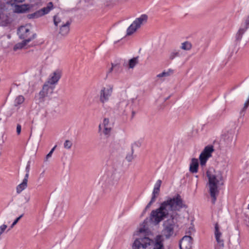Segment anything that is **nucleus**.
<instances>
[{
  "instance_id": "nucleus-1",
  "label": "nucleus",
  "mask_w": 249,
  "mask_h": 249,
  "mask_svg": "<svg viewBox=\"0 0 249 249\" xmlns=\"http://www.w3.org/2000/svg\"><path fill=\"white\" fill-rule=\"evenodd\" d=\"M186 208L187 205L180 195L177 194L172 197H168L160 203L159 208L153 210L151 213L150 219L157 225L170 214V218L165 221L163 224V229L162 231L163 235L166 239H168L174 233L176 223L175 220L178 215L177 212Z\"/></svg>"
},
{
  "instance_id": "nucleus-2",
  "label": "nucleus",
  "mask_w": 249,
  "mask_h": 249,
  "mask_svg": "<svg viewBox=\"0 0 249 249\" xmlns=\"http://www.w3.org/2000/svg\"><path fill=\"white\" fill-rule=\"evenodd\" d=\"M164 239L161 235L152 240L147 237L136 239L132 244V249H164Z\"/></svg>"
},
{
  "instance_id": "nucleus-3",
  "label": "nucleus",
  "mask_w": 249,
  "mask_h": 249,
  "mask_svg": "<svg viewBox=\"0 0 249 249\" xmlns=\"http://www.w3.org/2000/svg\"><path fill=\"white\" fill-rule=\"evenodd\" d=\"M206 174L209 180L208 186L209 193L212 198V202L213 204H214L216 196L219 194L218 186L222 179V177L221 174H213L210 170H208Z\"/></svg>"
},
{
  "instance_id": "nucleus-4",
  "label": "nucleus",
  "mask_w": 249,
  "mask_h": 249,
  "mask_svg": "<svg viewBox=\"0 0 249 249\" xmlns=\"http://www.w3.org/2000/svg\"><path fill=\"white\" fill-rule=\"evenodd\" d=\"M30 30L27 28L25 26H20L18 30V35L20 39H23L21 44H18L20 48L26 45L32 40L34 39L36 35L33 34L32 36H29Z\"/></svg>"
},
{
  "instance_id": "nucleus-5",
  "label": "nucleus",
  "mask_w": 249,
  "mask_h": 249,
  "mask_svg": "<svg viewBox=\"0 0 249 249\" xmlns=\"http://www.w3.org/2000/svg\"><path fill=\"white\" fill-rule=\"evenodd\" d=\"M148 16L145 14L142 15L139 18H136L126 30V35L131 36L143 24L147 22Z\"/></svg>"
},
{
  "instance_id": "nucleus-6",
  "label": "nucleus",
  "mask_w": 249,
  "mask_h": 249,
  "mask_svg": "<svg viewBox=\"0 0 249 249\" xmlns=\"http://www.w3.org/2000/svg\"><path fill=\"white\" fill-rule=\"evenodd\" d=\"M98 133H99L100 139L106 140L107 142L109 137V120L107 118H104L102 124H100L98 126Z\"/></svg>"
},
{
  "instance_id": "nucleus-7",
  "label": "nucleus",
  "mask_w": 249,
  "mask_h": 249,
  "mask_svg": "<svg viewBox=\"0 0 249 249\" xmlns=\"http://www.w3.org/2000/svg\"><path fill=\"white\" fill-rule=\"evenodd\" d=\"M214 151L213 146L212 145L206 146L199 155L200 165L203 166L207 160L212 156V153Z\"/></svg>"
},
{
  "instance_id": "nucleus-8",
  "label": "nucleus",
  "mask_w": 249,
  "mask_h": 249,
  "mask_svg": "<svg viewBox=\"0 0 249 249\" xmlns=\"http://www.w3.org/2000/svg\"><path fill=\"white\" fill-rule=\"evenodd\" d=\"M53 9V2H50L48 3L46 7H44L39 10H37L33 13L28 14L27 15V17L29 19L36 18L45 14H48Z\"/></svg>"
},
{
  "instance_id": "nucleus-9",
  "label": "nucleus",
  "mask_w": 249,
  "mask_h": 249,
  "mask_svg": "<svg viewBox=\"0 0 249 249\" xmlns=\"http://www.w3.org/2000/svg\"><path fill=\"white\" fill-rule=\"evenodd\" d=\"M249 28V18L247 17L245 22L243 23L240 28L238 32L236 35V40L238 41H240L243 35Z\"/></svg>"
},
{
  "instance_id": "nucleus-10",
  "label": "nucleus",
  "mask_w": 249,
  "mask_h": 249,
  "mask_svg": "<svg viewBox=\"0 0 249 249\" xmlns=\"http://www.w3.org/2000/svg\"><path fill=\"white\" fill-rule=\"evenodd\" d=\"M109 99V89L107 88H103L100 91V101L102 104L103 107L107 102Z\"/></svg>"
},
{
  "instance_id": "nucleus-11",
  "label": "nucleus",
  "mask_w": 249,
  "mask_h": 249,
  "mask_svg": "<svg viewBox=\"0 0 249 249\" xmlns=\"http://www.w3.org/2000/svg\"><path fill=\"white\" fill-rule=\"evenodd\" d=\"M214 235L218 244L220 246L223 247L224 245V241L221 238L222 233L219 231V226L217 223H215L214 226Z\"/></svg>"
},
{
  "instance_id": "nucleus-12",
  "label": "nucleus",
  "mask_w": 249,
  "mask_h": 249,
  "mask_svg": "<svg viewBox=\"0 0 249 249\" xmlns=\"http://www.w3.org/2000/svg\"><path fill=\"white\" fill-rule=\"evenodd\" d=\"M234 138V132L232 130L227 132L223 135V139L227 145H230L232 142Z\"/></svg>"
},
{
  "instance_id": "nucleus-13",
  "label": "nucleus",
  "mask_w": 249,
  "mask_h": 249,
  "mask_svg": "<svg viewBox=\"0 0 249 249\" xmlns=\"http://www.w3.org/2000/svg\"><path fill=\"white\" fill-rule=\"evenodd\" d=\"M71 22L69 20L67 21L66 23L63 22L60 25L59 33L62 36H66L70 31V25Z\"/></svg>"
},
{
  "instance_id": "nucleus-14",
  "label": "nucleus",
  "mask_w": 249,
  "mask_h": 249,
  "mask_svg": "<svg viewBox=\"0 0 249 249\" xmlns=\"http://www.w3.org/2000/svg\"><path fill=\"white\" fill-rule=\"evenodd\" d=\"M198 161L197 159L193 158L190 165L189 171L192 173H196L198 172Z\"/></svg>"
},
{
  "instance_id": "nucleus-15",
  "label": "nucleus",
  "mask_w": 249,
  "mask_h": 249,
  "mask_svg": "<svg viewBox=\"0 0 249 249\" xmlns=\"http://www.w3.org/2000/svg\"><path fill=\"white\" fill-rule=\"evenodd\" d=\"M60 73L58 71H54L50 78L49 79L48 83L50 84H54L56 83L60 78Z\"/></svg>"
},
{
  "instance_id": "nucleus-16",
  "label": "nucleus",
  "mask_w": 249,
  "mask_h": 249,
  "mask_svg": "<svg viewBox=\"0 0 249 249\" xmlns=\"http://www.w3.org/2000/svg\"><path fill=\"white\" fill-rule=\"evenodd\" d=\"M192 240V237L190 236H185L179 242L180 249H183V246H185L187 248V245L190 246V243Z\"/></svg>"
},
{
  "instance_id": "nucleus-17",
  "label": "nucleus",
  "mask_w": 249,
  "mask_h": 249,
  "mask_svg": "<svg viewBox=\"0 0 249 249\" xmlns=\"http://www.w3.org/2000/svg\"><path fill=\"white\" fill-rule=\"evenodd\" d=\"M30 7L29 5L24 4L21 5H16L15 12L17 13H23L29 11Z\"/></svg>"
},
{
  "instance_id": "nucleus-18",
  "label": "nucleus",
  "mask_w": 249,
  "mask_h": 249,
  "mask_svg": "<svg viewBox=\"0 0 249 249\" xmlns=\"http://www.w3.org/2000/svg\"><path fill=\"white\" fill-rule=\"evenodd\" d=\"M28 179V178H24L22 180V182L17 186L16 191L18 194L20 193L23 190L27 188Z\"/></svg>"
},
{
  "instance_id": "nucleus-19",
  "label": "nucleus",
  "mask_w": 249,
  "mask_h": 249,
  "mask_svg": "<svg viewBox=\"0 0 249 249\" xmlns=\"http://www.w3.org/2000/svg\"><path fill=\"white\" fill-rule=\"evenodd\" d=\"M192 44L189 41H185L181 44L180 48L184 50H190L192 48Z\"/></svg>"
},
{
  "instance_id": "nucleus-20",
  "label": "nucleus",
  "mask_w": 249,
  "mask_h": 249,
  "mask_svg": "<svg viewBox=\"0 0 249 249\" xmlns=\"http://www.w3.org/2000/svg\"><path fill=\"white\" fill-rule=\"evenodd\" d=\"M173 70H172L171 69H169L167 71H164L158 74L157 75V77L158 78L167 77V76H169V75H170V74H172L173 73Z\"/></svg>"
},
{
  "instance_id": "nucleus-21",
  "label": "nucleus",
  "mask_w": 249,
  "mask_h": 249,
  "mask_svg": "<svg viewBox=\"0 0 249 249\" xmlns=\"http://www.w3.org/2000/svg\"><path fill=\"white\" fill-rule=\"evenodd\" d=\"M138 57H133L129 61V68L133 69L135 65L138 63Z\"/></svg>"
},
{
  "instance_id": "nucleus-22",
  "label": "nucleus",
  "mask_w": 249,
  "mask_h": 249,
  "mask_svg": "<svg viewBox=\"0 0 249 249\" xmlns=\"http://www.w3.org/2000/svg\"><path fill=\"white\" fill-rule=\"evenodd\" d=\"M24 97L22 95H19L16 98L14 102V105L15 106H17L21 104L24 102Z\"/></svg>"
},
{
  "instance_id": "nucleus-23",
  "label": "nucleus",
  "mask_w": 249,
  "mask_h": 249,
  "mask_svg": "<svg viewBox=\"0 0 249 249\" xmlns=\"http://www.w3.org/2000/svg\"><path fill=\"white\" fill-rule=\"evenodd\" d=\"M134 145H136L137 146H138V144L135 142L134 143H133L132 145V147H131V154H128L126 157V160L128 161H132V160H133V152H134V150H133V147L134 146Z\"/></svg>"
},
{
  "instance_id": "nucleus-24",
  "label": "nucleus",
  "mask_w": 249,
  "mask_h": 249,
  "mask_svg": "<svg viewBox=\"0 0 249 249\" xmlns=\"http://www.w3.org/2000/svg\"><path fill=\"white\" fill-rule=\"evenodd\" d=\"M180 55V51L177 50H174L170 54L169 58L171 60L174 59L176 57H178Z\"/></svg>"
},
{
  "instance_id": "nucleus-25",
  "label": "nucleus",
  "mask_w": 249,
  "mask_h": 249,
  "mask_svg": "<svg viewBox=\"0 0 249 249\" xmlns=\"http://www.w3.org/2000/svg\"><path fill=\"white\" fill-rule=\"evenodd\" d=\"M30 163H31V161H28V162H27L26 168H25V171H26V173L25 175L24 178H29V172H30Z\"/></svg>"
},
{
  "instance_id": "nucleus-26",
  "label": "nucleus",
  "mask_w": 249,
  "mask_h": 249,
  "mask_svg": "<svg viewBox=\"0 0 249 249\" xmlns=\"http://www.w3.org/2000/svg\"><path fill=\"white\" fill-rule=\"evenodd\" d=\"M24 0H7V3L12 5L16 4L18 3L22 2Z\"/></svg>"
},
{
  "instance_id": "nucleus-27",
  "label": "nucleus",
  "mask_w": 249,
  "mask_h": 249,
  "mask_svg": "<svg viewBox=\"0 0 249 249\" xmlns=\"http://www.w3.org/2000/svg\"><path fill=\"white\" fill-rule=\"evenodd\" d=\"M100 183L102 184V187L105 193H107L108 189V182L104 184L102 182V181H101Z\"/></svg>"
},
{
  "instance_id": "nucleus-28",
  "label": "nucleus",
  "mask_w": 249,
  "mask_h": 249,
  "mask_svg": "<svg viewBox=\"0 0 249 249\" xmlns=\"http://www.w3.org/2000/svg\"><path fill=\"white\" fill-rule=\"evenodd\" d=\"M72 145V142L69 140H66L64 143V147L66 149H70Z\"/></svg>"
},
{
  "instance_id": "nucleus-29",
  "label": "nucleus",
  "mask_w": 249,
  "mask_h": 249,
  "mask_svg": "<svg viewBox=\"0 0 249 249\" xmlns=\"http://www.w3.org/2000/svg\"><path fill=\"white\" fill-rule=\"evenodd\" d=\"M56 147V145H55L49 152V153L46 155V158H45V161H47L50 158L52 157V155L55 150V148Z\"/></svg>"
},
{
  "instance_id": "nucleus-30",
  "label": "nucleus",
  "mask_w": 249,
  "mask_h": 249,
  "mask_svg": "<svg viewBox=\"0 0 249 249\" xmlns=\"http://www.w3.org/2000/svg\"><path fill=\"white\" fill-rule=\"evenodd\" d=\"M53 22L55 26H57L58 24L61 22V20L56 16H54L53 17Z\"/></svg>"
},
{
  "instance_id": "nucleus-31",
  "label": "nucleus",
  "mask_w": 249,
  "mask_h": 249,
  "mask_svg": "<svg viewBox=\"0 0 249 249\" xmlns=\"http://www.w3.org/2000/svg\"><path fill=\"white\" fill-rule=\"evenodd\" d=\"M160 189H156L154 188V190L152 192V196L154 197V198L156 199L157 196L159 194Z\"/></svg>"
},
{
  "instance_id": "nucleus-32",
  "label": "nucleus",
  "mask_w": 249,
  "mask_h": 249,
  "mask_svg": "<svg viewBox=\"0 0 249 249\" xmlns=\"http://www.w3.org/2000/svg\"><path fill=\"white\" fill-rule=\"evenodd\" d=\"M112 67L110 69V72L113 70L114 69L115 71H118L119 69V65L118 63L113 64L111 63Z\"/></svg>"
},
{
  "instance_id": "nucleus-33",
  "label": "nucleus",
  "mask_w": 249,
  "mask_h": 249,
  "mask_svg": "<svg viewBox=\"0 0 249 249\" xmlns=\"http://www.w3.org/2000/svg\"><path fill=\"white\" fill-rule=\"evenodd\" d=\"M45 86H44L43 87V90H41V91L39 92V96H40V98H44V97L46 96V94H47V93H46V92L44 91V89H45Z\"/></svg>"
},
{
  "instance_id": "nucleus-34",
  "label": "nucleus",
  "mask_w": 249,
  "mask_h": 249,
  "mask_svg": "<svg viewBox=\"0 0 249 249\" xmlns=\"http://www.w3.org/2000/svg\"><path fill=\"white\" fill-rule=\"evenodd\" d=\"M161 184V180L160 179L158 180L156 182V184H155L154 188L160 189Z\"/></svg>"
},
{
  "instance_id": "nucleus-35",
  "label": "nucleus",
  "mask_w": 249,
  "mask_h": 249,
  "mask_svg": "<svg viewBox=\"0 0 249 249\" xmlns=\"http://www.w3.org/2000/svg\"><path fill=\"white\" fill-rule=\"evenodd\" d=\"M249 106V98L245 103L244 107H243V109L241 111V113H242V112H244L248 108Z\"/></svg>"
},
{
  "instance_id": "nucleus-36",
  "label": "nucleus",
  "mask_w": 249,
  "mask_h": 249,
  "mask_svg": "<svg viewBox=\"0 0 249 249\" xmlns=\"http://www.w3.org/2000/svg\"><path fill=\"white\" fill-rule=\"evenodd\" d=\"M7 228V225L3 224L0 226V234H2Z\"/></svg>"
},
{
  "instance_id": "nucleus-37",
  "label": "nucleus",
  "mask_w": 249,
  "mask_h": 249,
  "mask_svg": "<svg viewBox=\"0 0 249 249\" xmlns=\"http://www.w3.org/2000/svg\"><path fill=\"white\" fill-rule=\"evenodd\" d=\"M21 126L20 124H18L17 126V132L18 134H19L21 132Z\"/></svg>"
},
{
  "instance_id": "nucleus-38",
  "label": "nucleus",
  "mask_w": 249,
  "mask_h": 249,
  "mask_svg": "<svg viewBox=\"0 0 249 249\" xmlns=\"http://www.w3.org/2000/svg\"><path fill=\"white\" fill-rule=\"evenodd\" d=\"M156 201V199L154 198V197H152L151 200L150 202L148 203V205L150 206L151 207V205L155 202Z\"/></svg>"
},
{
  "instance_id": "nucleus-39",
  "label": "nucleus",
  "mask_w": 249,
  "mask_h": 249,
  "mask_svg": "<svg viewBox=\"0 0 249 249\" xmlns=\"http://www.w3.org/2000/svg\"><path fill=\"white\" fill-rule=\"evenodd\" d=\"M19 221L18 218H16L11 225L10 228H12Z\"/></svg>"
},
{
  "instance_id": "nucleus-40",
  "label": "nucleus",
  "mask_w": 249,
  "mask_h": 249,
  "mask_svg": "<svg viewBox=\"0 0 249 249\" xmlns=\"http://www.w3.org/2000/svg\"><path fill=\"white\" fill-rule=\"evenodd\" d=\"M26 202H28L30 199V196L29 195H26L24 197Z\"/></svg>"
},
{
  "instance_id": "nucleus-41",
  "label": "nucleus",
  "mask_w": 249,
  "mask_h": 249,
  "mask_svg": "<svg viewBox=\"0 0 249 249\" xmlns=\"http://www.w3.org/2000/svg\"><path fill=\"white\" fill-rule=\"evenodd\" d=\"M150 207V206H149V205H146V206L145 207V208L144 210H143V213H145L146 212V210H147L148 209H149Z\"/></svg>"
},
{
  "instance_id": "nucleus-42",
  "label": "nucleus",
  "mask_w": 249,
  "mask_h": 249,
  "mask_svg": "<svg viewBox=\"0 0 249 249\" xmlns=\"http://www.w3.org/2000/svg\"><path fill=\"white\" fill-rule=\"evenodd\" d=\"M144 231H145V229H144V228H140L139 229V232L140 233L144 232Z\"/></svg>"
},
{
  "instance_id": "nucleus-43",
  "label": "nucleus",
  "mask_w": 249,
  "mask_h": 249,
  "mask_svg": "<svg viewBox=\"0 0 249 249\" xmlns=\"http://www.w3.org/2000/svg\"><path fill=\"white\" fill-rule=\"evenodd\" d=\"M117 1H118V0H110V3L111 2H112L113 4H115Z\"/></svg>"
},
{
  "instance_id": "nucleus-44",
  "label": "nucleus",
  "mask_w": 249,
  "mask_h": 249,
  "mask_svg": "<svg viewBox=\"0 0 249 249\" xmlns=\"http://www.w3.org/2000/svg\"><path fill=\"white\" fill-rule=\"evenodd\" d=\"M119 106L120 105H122V106H123V105H126V104L124 102H120L119 103Z\"/></svg>"
},
{
  "instance_id": "nucleus-45",
  "label": "nucleus",
  "mask_w": 249,
  "mask_h": 249,
  "mask_svg": "<svg viewBox=\"0 0 249 249\" xmlns=\"http://www.w3.org/2000/svg\"><path fill=\"white\" fill-rule=\"evenodd\" d=\"M23 214H21L19 216H18V217H17V218H18L19 219V220L23 217Z\"/></svg>"
},
{
  "instance_id": "nucleus-46",
  "label": "nucleus",
  "mask_w": 249,
  "mask_h": 249,
  "mask_svg": "<svg viewBox=\"0 0 249 249\" xmlns=\"http://www.w3.org/2000/svg\"><path fill=\"white\" fill-rule=\"evenodd\" d=\"M119 147H120L119 144V143H117V145H116V148H119Z\"/></svg>"
},
{
  "instance_id": "nucleus-47",
  "label": "nucleus",
  "mask_w": 249,
  "mask_h": 249,
  "mask_svg": "<svg viewBox=\"0 0 249 249\" xmlns=\"http://www.w3.org/2000/svg\"><path fill=\"white\" fill-rule=\"evenodd\" d=\"M109 90H110V91L112 90V88H110Z\"/></svg>"
},
{
  "instance_id": "nucleus-48",
  "label": "nucleus",
  "mask_w": 249,
  "mask_h": 249,
  "mask_svg": "<svg viewBox=\"0 0 249 249\" xmlns=\"http://www.w3.org/2000/svg\"><path fill=\"white\" fill-rule=\"evenodd\" d=\"M248 209H249V205H248Z\"/></svg>"
},
{
  "instance_id": "nucleus-49",
  "label": "nucleus",
  "mask_w": 249,
  "mask_h": 249,
  "mask_svg": "<svg viewBox=\"0 0 249 249\" xmlns=\"http://www.w3.org/2000/svg\"><path fill=\"white\" fill-rule=\"evenodd\" d=\"M248 17L249 18V15L248 16Z\"/></svg>"
}]
</instances>
